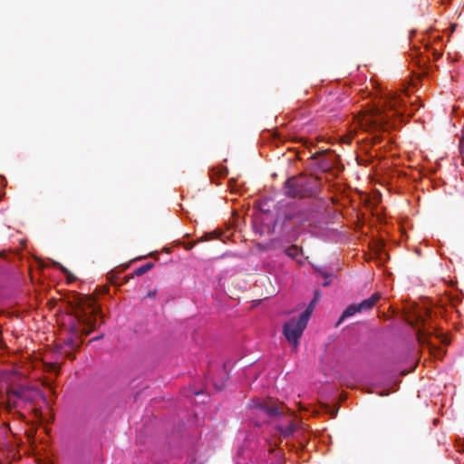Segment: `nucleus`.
Instances as JSON below:
<instances>
[{
    "label": "nucleus",
    "instance_id": "7",
    "mask_svg": "<svg viewBox=\"0 0 464 464\" xmlns=\"http://www.w3.org/2000/svg\"><path fill=\"white\" fill-rule=\"evenodd\" d=\"M403 103L404 100L401 98V96L392 92H389L385 102L386 106L391 111H394L398 114L401 113L400 111V108Z\"/></svg>",
    "mask_w": 464,
    "mask_h": 464
},
{
    "label": "nucleus",
    "instance_id": "8",
    "mask_svg": "<svg viewBox=\"0 0 464 464\" xmlns=\"http://www.w3.org/2000/svg\"><path fill=\"white\" fill-rule=\"evenodd\" d=\"M380 298H381V294L374 293L369 298L364 299L361 303L358 304L359 309L361 310V312L371 310L376 304V303L380 300Z\"/></svg>",
    "mask_w": 464,
    "mask_h": 464
},
{
    "label": "nucleus",
    "instance_id": "20",
    "mask_svg": "<svg viewBox=\"0 0 464 464\" xmlns=\"http://www.w3.org/2000/svg\"><path fill=\"white\" fill-rule=\"evenodd\" d=\"M54 265H55L57 267H59V268L61 269V271H62L64 275H66V274H70V271H69L66 267H64L63 266H62L61 264H59V263H57V262H56Z\"/></svg>",
    "mask_w": 464,
    "mask_h": 464
},
{
    "label": "nucleus",
    "instance_id": "18",
    "mask_svg": "<svg viewBox=\"0 0 464 464\" xmlns=\"http://www.w3.org/2000/svg\"><path fill=\"white\" fill-rule=\"evenodd\" d=\"M418 339L420 342H426L427 334L424 332V330H420L418 332Z\"/></svg>",
    "mask_w": 464,
    "mask_h": 464
},
{
    "label": "nucleus",
    "instance_id": "4",
    "mask_svg": "<svg viewBox=\"0 0 464 464\" xmlns=\"http://www.w3.org/2000/svg\"><path fill=\"white\" fill-rule=\"evenodd\" d=\"M308 320L304 319L303 316H299L298 319L292 318L286 322L284 325V334L287 341L296 347L299 343L303 332L306 328Z\"/></svg>",
    "mask_w": 464,
    "mask_h": 464
},
{
    "label": "nucleus",
    "instance_id": "6",
    "mask_svg": "<svg viewBox=\"0 0 464 464\" xmlns=\"http://www.w3.org/2000/svg\"><path fill=\"white\" fill-rule=\"evenodd\" d=\"M314 210L312 207L298 208L288 211L285 216V219L287 221H293L298 227H302L306 223H310L314 218Z\"/></svg>",
    "mask_w": 464,
    "mask_h": 464
},
{
    "label": "nucleus",
    "instance_id": "24",
    "mask_svg": "<svg viewBox=\"0 0 464 464\" xmlns=\"http://www.w3.org/2000/svg\"><path fill=\"white\" fill-rule=\"evenodd\" d=\"M101 338H102V336H97L96 338H93L92 341L98 340V339H101Z\"/></svg>",
    "mask_w": 464,
    "mask_h": 464
},
{
    "label": "nucleus",
    "instance_id": "22",
    "mask_svg": "<svg viewBox=\"0 0 464 464\" xmlns=\"http://www.w3.org/2000/svg\"><path fill=\"white\" fill-rule=\"evenodd\" d=\"M157 294V290L150 291L147 295V297H155Z\"/></svg>",
    "mask_w": 464,
    "mask_h": 464
},
{
    "label": "nucleus",
    "instance_id": "10",
    "mask_svg": "<svg viewBox=\"0 0 464 464\" xmlns=\"http://www.w3.org/2000/svg\"><path fill=\"white\" fill-rule=\"evenodd\" d=\"M11 396L17 398L19 401H28L27 389L24 387H19L17 389H10L7 391Z\"/></svg>",
    "mask_w": 464,
    "mask_h": 464
},
{
    "label": "nucleus",
    "instance_id": "17",
    "mask_svg": "<svg viewBox=\"0 0 464 464\" xmlns=\"http://www.w3.org/2000/svg\"><path fill=\"white\" fill-rule=\"evenodd\" d=\"M285 253L286 256L292 258H295L299 254V248L297 246L293 245L285 249Z\"/></svg>",
    "mask_w": 464,
    "mask_h": 464
},
{
    "label": "nucleus",
    "instance_id": "12",
    "mask_svg": "<svg viewBox=\"0 0 464 464\" xmlns=\"http://www.w3.org/2000/svg\"><path fill=\"white\" fill-rule=\"evenodd\" d=\"M296 429H297V427L294 422H289L285 427H283V426L276 427V430L285 438H288V437L292 436L295 433V431L296 430Z\"/></svg>",
    "mask_w": 464,
    "mask_h": 464
},
{
    "label": "nucleus",
    "instance_id": "13",
    "mask_svg": "<svg viewBox=\"0 0 464 464\" xmlns=\"http://www.w3.org/2000/svg\"><path fill=\"white\" fill-rule=\"evenodd\" d=\"M217 237H218L216 235V232H209V233H207L205 236L201 237L200 239L198 240V242H203V241L214 239ZM197 243H198V241L185 243L184 247L186 250H191L196 246Z\"/></svg>",
    "mask_w": 464,
    "mask_h": 464
},
{
    "label": "nucleus",
    "instance_id": "5",
    "mask_svg": "<svg viewBox=\"0 0 464 464\" xmlns=\"http://www.w3.org/2000/svg\"><path fill=\"white\" fill-rule=\"evenodd\" d=\"M250 407L260 412H264L270 418H278L284 415L285 410L286 409L284 404L277 403L271 399L261 400L259 398L253 399Z\"/></svg>",
    "mask_w": 464,
    "mask_h": 464
},
{
    "label": "nucleus",
    "instance_id": "1",
    "mask_svg": "<svg viewBox=\"0 0 464 464\" xmlns=\"http://www.w3.org/2000/svg\"><path fill=\"white\" fill-rule=\"evenodd\" d=\"M73 314L79 323L82 325V334L89 335L96 326L97 315L100 308L95 305V299L88 295H77L72 301Z\"/></svg>",
    "mask_w": 464,
    "mask_h": 464
},
{
    "label": "nucleus",
    "instance_id": "9",
    "mask_svg": "<svg viewBox=\"0 0 464 464\" xmlns=\"http://www.w3.org/2000/svg\"><path fill=\"white\" fill-rule=\"evenodd\" d=\"M357 313H361V310L359 309V304H350L346 307V309L343 312L338 323L336 324V325L338 326L339 324H341V323L350 317V316H353L355 314Z\"/></svg>",
    "mask_w": 464,
    "mask_h": 464
},
{
    "label": "nucleus",
    "instance_id": "21",
    "mask_svg": "<svg viewBox=\"0 0 464 464\" xmlns=\"http://www.w3.org/2000/svg\"><path fill=\"white\" fill-rule=\"evenodd\" d=\"M65 276H66L68 283H72L76 278L71 272H70V274H66Z\"/></svg>",
    "mask_w": 464,
    "mask_h": 464
},
{
    "label": "nucleus",
    "instance_id": "11",
    "mask_svg": "<svg viewBox=\"0 0 464 464\" xmlns=\"http://www.w3.org/2000/svg\"><path fill=\"white\" fill-rule=\"evenodd\" d=\"M319 298H320L319 293H315L313 300L309 303L306 309L301 314V316H303L304 319L309 320L317 302L319 301Z\"/></svg>",
    "mask_w": 464,
    "mask_h": 464
},
{
    "label": "nucleus",
    "instance_id": "25",
    "mask_svg": "<svg viewBox=\"0 0 464 464\" xmlns=\"http://www.w3.org/2000/svg\"><path fill=\"white\" fill-rule=\"evenodd\" d=\"M3 256V253H0V256Z\"/></svg>",
    "mask_w": 464,
    "mask_h": 464
},
{
    "label": "nucleus",
    "instance_id": "15",
    "mask_svg": "<svg viewBox=\"0 0 464 464\" xmlns=\"http://www.w3.org/2000/svg\"><path fill=\"white\" fill-rule=\"evenodd\" d=\"M154 266V263L149 262L140 267H138L134 272L133 275L137 276H140L150 271Z\"/></svg>",
    "mask_w": 464,
    "mask_h": 464
},
{
    "label": "nucleus",
    "instance_id": "2",
    "mask_svg": "<svg viewBox=\"0 0 464 464\" xmlns=\"http://www.w3.org/2000/svg\"><path fill=\"white\" fill-rule=\"evenodd\" d=\"M284 194L287 198H312L321 191L319 179L304 174L288 178L283 186Z\"/></svg>",
    "mask_w": 464,
    "mask_h": 464
},
{
    "label": "nucleus",
    "instance_id": "19",
    "mask_svg": "<svg viewBox=\"0 0 464 464\" xmlns=\"http://www.w3.org/2000/svg\"><path fill=\"white\" fill-rule=\"evenodd\" d=\"M218 172L219 177H226L228 173V170L226 167H221V168L218 169Z\"/></svg>",
    "mask_w": 464,
    "mask_h": 464
},
{
    "label": "nucleus",
    "instance_id": "3",
    "mask_svg": "<svg viewBox=\"0 0 464 464\" xmlns=\"http://www.w3.org/2000/svg\"><path fill=\"white\" fill-rule=\"evenodd\" d=\"M389 121V116L378 107L371 109L363 114L359 121L361 128L366 131L384 129Z\"/></svg>",
    "mask_w": 464,
    "mask_h": 464
},
{
    "label": "nucleus",
    "instance_id": "23",
    "mask_svg": "<svg viewBox=\"0 0 464 464\" xmlns=\"http://www.w3.org/2000/svg\"><path fill=\"white\" fill-rule=\"evenodd\" d=\"M72 331L73 332V334H76V333H77V329H76L75 327H72Z\"/></svg>",
    "mask_w": 464,
    "mask_h": 464
},
{
    "label": "nucleus",
    "instance_id": "16",
    "mask_svg": "<svg viewBox=\"0 0 464 464\" xmlns=\"http://www.w3.org/2000/svg\"><path fill=\"white\" fill-rule=\"evenodd\" d=\"M81 343L82 340H78V338L70 337L65 341V345H67L70 349H77L80 347Z\"/></svg>",
    "mask_w": 464,
    "mask_h": 464
},
{
    "label": "nucleus",
    "instance_id": "14",
    "mask_svg": "<svg viewBox=\"0 0 464 464\" xmlns=\"http://www.w3.org/2000/svg\"><path fill=\"white\" fill-rule=\"evenodd\" d=\"M19 406H20L19 400L14 396H11V394L6 392V403H5L6 411L11 412L13 409H16Z\"/></svg>",
    "mask_w": 464,
    "mask_h": 464
}]
</instances>
